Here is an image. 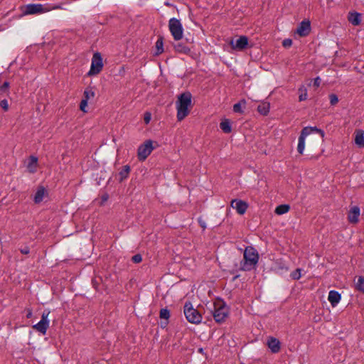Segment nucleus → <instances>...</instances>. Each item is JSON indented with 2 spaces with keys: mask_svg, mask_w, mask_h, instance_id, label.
<instances>
[{
  "mask_svg": "<svg viewBox=\"0 0 364 364\" xmlns=\"http://www.w3.org/2000/svg\"><path fill=\"white\" fill-rule=\"evenodd\" d=\"M130 171V167L129 166H124L123 169L119 172L120 181H123L127 178Z\"/></svg>",
  "mask_w": 364,
  "mask_h": 364,
  "instance_id": "26",
  "label": "nucleus"
},
{
  "mask_svg": "<svg viewBox=\"0 0 364 364\" xmlns=\"http://www.w3.org/2000/svg\"><path fill=\"white\" fill-rule=\"evenodd\" d=\"M328 300L332 305V306H336L341 300V295L336 291H330L328 293Z\"/></svg>",
  "mask_w": 364,
  "mask_h": 364,
  "instance_id": "16",
  "label": "nucleus"
},
{
  "mask_svg": "<svg viewBox=\"0 0 364 364\" xmlns=\"http://www.w3.org/2000/svg\"><path fill=\"white\" fill-rule=\"evenodd\" d=\"M199 223H200V225L202 226V228H203V229H205V223H204V222H202L200 220H199Z\"/></svg>",
  "mask_w": 364,
  "mask_h": 364,
  "instance_id": "43",
  "label": "nucleus"
},
{
  "mask_svg": "<svg viewBox=\"0 0 364 364\" xmlns=\"http://www.w3.org/2000/svg\"><path fill=\"white\" fill-rule=\"evenodd\" d=\"M231 207L237 210V212L242 215L245 213L247 205L245 202L240 200H232L231 201Z\"/></svg>",
  "mask_w": 364,
  "mask_h": 364,
  "instance_id": "14",
  "label": "nucleus"
},
{
  "mask_svg": "<svg viewBox=\"0 0 364 364\" xmlns=\"http://www.w3.org/2000/svg\"><path fill=\"white\" fill-rule=\"evenodd\" d=\"M242 103L245 104V102L243 101V102H239V103H237V104L234 105V106H233L234 112H242V109H241V104Z\"/></svg>",
  "mask_w": 364,
  "mask_h": 364,
  "instance_id": "36",
  "label": "nucleus"
},
{
  "mask_svg": "<svg viewBox=\"0 0 364 364\" xmlns=\"http://www.w3.org/2000/svg\"><path fill=\"white\" fill-rule=\"evenodd\" d=\"M151 113L149 112H146L144 114V122L147 124L150 122L151 121Z\"/></svg>",
  "mask_w": 364,
  "mask_h": 364,
  "instance_id": "38",
  "label": "nucleus"
},
{
  "mask_svg": "<svg viewBox=\"0 0 364 364\" xmlns=\"http://www.w3.org/2000/svg\"><path fill=\"white\" fill-rule=\"evenodd\" d=\"M220 127L225 133H230L231 132V124L228 119L221 122Z\"/></svg>",
  "mask_w": 364,
  "mask_h": 364,
  "instance_id": "22",
  "label": "nucleus"
},
{
  "mask_svg": "<svg viewBox=\"0 0 364 364\" xmlns=\"http://www.w3.org/2000/svg\"><path fill=\"white\" fill-rule=\"evenodd\" d=\"M348 19L353 26H358L361 22V14L358 12H350Z\"/></svg>",
  "mask_w": 364,
  "mask_h": 364,
  "instance_id": "17",
  "label": "nucleus"
},
{
  "mask_svg": "<svg viewBox=\"0 0 364 364\" xmlns=\"http://www.w3.org/2000/svg\"><path fill=\"white\" fill-rule=\"evenodd\" d=\"M360 215V208L357 206L353 207L348 214V220L351 223H357Z\"/></svg>",
  "mask_w": 364,
  "mask_h": 364,
  "instance_id": "18",
  "label": "nucleus"
},
{
  "mask_svg": "<svg viewBox=\"0 0 364 364\" xmlns=\"http://www.w3.org/2000/svg\"><path fill=\"white\" fill-rule=\"evenodd\" d=\"M0 107L4 110L7 111L9 109V103L6 100H3L0 102Z\"/></svg>",
  "mask_w": 364,
  "mask_h": 364,
  "instance_id": "35",
  "label": "nucleus"
},
{
  "mask_svg": "<svg viewBox=\"0 0 364 364\" xmlns=\"http://www.w3.org/2000/svg\"><path fill=\"white\" fill-rule=\"evenodd\" d=\"M283 46L286 48L287 47H290L292 44V41L291 39H285L283 41V43H282Z\"/></svg>",
  "mask_w": 364,
  "mask_h": 364,
  "instance_id": "40",
  "label": "nucleus"
},
{
  "mask_svg": "<svg viewBox=\"0 0 364 364\" xmlns=\"http://www.w3.org/2000/svg\"><path fill=\"white\" fill-rule=\"evenodd\" d=\"M320 83H321V79L318 77H317L316 78L314 79V86L318 87L320 85Z\"/></svg>",
  "mask_w": 364,
  "mask_h": 364,
  "instance_id": "41",
  "label": "nucleus"
},
{
  "mask_svg": "<svg viewBox=\"0 0 364 364\" xmlns=\"http://www.w3.org/2000/svg\"><path fill=\"white\" fill-rule=\"evenodd\" d=\"M174 48L175 50L177 51V52H179V53H186L187 52L189 51V49L185 46H183L181 43H178L174 45Z\"/></svg>",
  "mask_w": 364,
  "mask_h": 364,
  "instance_id": "28",
  "label": "nucleus"
},
{
  "mask_svg": "<svg viewBox=\"0 0 364 364\" xmlns=\"http://www.w3.org/2000/svg\"><path fill=\"white\" fill-rule=\"evenodd\" d=\"M32 313L31 311L28 312L27 317L29 318L31 316Z\"/></svg>",
  "mask_w": 364,
  "mask_h": 364,
  "instance_id": "44",
  "label": "nucleus"
},
{
  "mask_svg": "<svg viewBox=\"0 0 364 364\" xmlns=\"http://www.w3.org/2000/svg\"><path fill=\"white\" fill-rule=\"evenodd\" d=\"M311 31V24L309 21H303L301 22L296 29V33L301 37L306 36Z\"/></svg>",
  "mask_w": 364,
  "mask_h": 364,
  "instance_id": "12",
  "label": "nucleus"
},
{
  "mask_svg": "<svg viewBox=\"0 0 364 364\" xmlns=\"http://www.w3.org/2000/svg\"><path fill=\"white\" fill-rule=\"evenodd\" d=\"M269 107L270 106L268 102H262L258 106L257 110L260 114L267 115L269 111Z\"/></svg>",
  "mask_w": 364,
  "mask_h": 364,
  "instance_id": "21",
  "label": "nucleus"
},
{
  "mask_svg": "<svg viewBox=\"0 0 364 364\" xmlns=\"http://www.w3.org/2000/svg\"><path fill=\"white\" fill-rule=\"evenodd\" d=\"M329 99H330V102L332 105H335L336 104L338 103V97L334 95V94H331L329 96Z\"/></svg>",
  "mask_w": 364,
  "mask_h": 364,
  "instance_id": "34",
  "label": "nucleus"
},
{
  "mask_svg": "<svg viewBox=\"0 0 364 364\" xmlns=\"http://www.w3.org/2000/svg\"><path fill=\"white\" fill-rule=\"evenodd\" d=\"M9 84L7 82H5L1 87H0V92H4L7 91L9 88Z\"/></svg>",
  "mask_w": 364,
  "mask_h": 364,
  "instance_id": "39",
  "label": "nucleus"
},
{
  "mask_svg": "<svg viewBox=\"0 0 364 364\" xmlns=\"http://www.w3.org/2000/svg\"><path fill=\"white\" fill-rule=\"evenodd\" d=\"M169 31L176 41H179L183 38V28L181 21L175 18H172L168 21Z\"/></svg>",
  "mask_w": 364,
  "mask_h": 364,
  "instance_id": "6",
  "label": "nucleus"
},
{
  "mask_svg": "<svg viewBox=\"0 0 364 364\" xmlns=\"http://www.w3.org/2000/svg\"><path fill=\"white\" fill-rule=\"evenodd\" d=\"M22 254L27 255L29 253V249L28 247H24L21 250Z\"/></svg>",
  "mask_w": 364,
  "mask_h": 364,
  "instance_id": "42",
  "label": "nucleus"
},
{
  "mask_svg": "<svg viewBox=\"0 0 364 364\" xmlns=\"http://www.w3.org/2000/svg\"><path fill=\"white\" fill-rule=\"evenodd\" d=\"M230 44L233 50H242L248 45V38L245 36H242L235 40L232 39Z\"/></svg>",
  "mask_w": 364,
  "mask_h": 364,
  "instance_id": "11",
  "label": "nucleus"
},
{
  "mask_svg": "<svg viewBox=\"0 0 364 364\" xmlns=\"http://www.w3.org/2000/svg\"><path fill=\"white\" fill-rule=\"evenodd\" d=\"M170 316L169 311L167 309H162L160 311V318L168 319Z\"/></svg>",
  "mask_w": 364,
  "mask_h": 364,
  "instance_id": "31",
  "label": "nucleus"
},
{
  "mask_svg": "<svg viewBox=\"0 0 364 364\" xmlns=\"http://www.w3.org/2000/svg\"><path fill=\"white\" fill-rule=\"evenodd\" d=\"M290 209L289 205L283 204L277 206L275 209V213L277 215H282L287 213Z\"/></svg>",
  "mask_w": 364,
  "mask_h": 364,
  "instance_id": "23",
  "label": "nucleus"
},
{
  "mask_svg": "<svg viewBox=\"0 0 364 364\" xmlns=\"http://www.w3.org/2000/svg\"><path fill=\"white\" fill-rule=\"evenodd\" d=\"M62 6L57 5L55 6H50L48 4H30L25 6L23 14L26 15L39 14L50 11L53 9H62Z\"/></svg>",
  "mask_w": 364,
  "mask_h": 364,
  "instance_id": "4",
  "label": "nucleus"
},
{
  "mask_svg": "<svg viewBox=\"0 0 364 364\" xmlns=\"http://www.w3.org/2000/svg\"><path fill=\"white\" fill-rule=\"evenodd\" d=\"M95 93L93 91L92 88L87 87L83 93V99L88 101L95 97Z\"/></svg>",
  "mask_w": 364,
  "mask_h": 364,
  "instance_id": "24",
  "label": "nucleus"
},
{
  "mask_svg": "<svg viewBox=\"0 0 364 364\" xmlns=\"http://www.w3.org/2000/svg\"><path fill=\"white\" fill-rule=\"evenodd\" d=\"M49 312H43L41 316V321L33 326V328L36 330L37 331L41 333L42 334L45 335L47 329L49 326V321L48 319Z\"/></svg>",
  "mask_w": 364,
  "mask_h": 364,
  "instance_id": "10",
  "label": "nucleus"
},
{
  "mask_svg": "<svg viewBox=\"0 0 364 364\" xmlns=\"http://www.w3.org/2000/svg\"><path fill=\"white\" fill-rule=\"evenodd\" d=\"M44 195L45 190L43 188L38 189L34 197L35 202L37 203L41 202L43 199Z\"/></svg>",
  "mask_w": 364,
  "mask_h": 364,
  "instance_id": "25",
  "label": "nucleus"
},
{
  "mask_svg": "<svg viewBox=\"0 0 364 364\" xmlns=\"http://www.w3.org/2000/svg\"><path fill=\"white\" fill-rule=\"evenodd\" d=\"M213 316L218 323L223 322L228 316V308L221 299H216L213 303Z\"/></svg>",
  "mask_w": 364,
  "mask_h": 364,
  "instance_id": "3",
  "label": "nucleus"
},
{
  "mask_svg": "<svg viewBox=\"0 0 364 364\" xmlns=\"http://www.w3.org/2000/svg\"><path fill=\"white\" fill-rule=\"evenodd\" d=\"M245 264L244 269H250L258 262L259 255L257 251L252 247H247L244 252Z\"/></svg>",
  "mask_w": 364,
  "mask_h": 364,
  "instance_id": "5",
  "label": "nucleus"
},
{
  "mask_svg": "<svg viewBox=\"0 0 364 364\" xmlns=\"http://www.w3.org/2000/svg\"><path fill=\"white\" fill-rule=\"evenodd\" d=\"M311 134H318L321 139H323L325 133L323 130L318 129L316 127H306L301 132L299 137L297 150L299 154H302L305 149V139Z\"/></svg>",
  "mask_w": 364,
  "mask_h": 364,
  "instance_id": "2",
  "label": "nucleus"
},
{
  "mask_svg": "<svg viewBox=\"0 0 364 364\" xmlns=\"http://www.w3.org/2000/svg\"><path fill=\"white\" fill-rule=\"evenodd\" d=\"M154 150L153 141L151 140L146 141L138 149V158L140 161H144Z\"/></svg>",
  "mask_w": 364,
  "mask_h": 364,
  "instance_id": "9",
  "label": "nucleus"
},
{
  "mask_svg": "<svg viewBox=\"0 0 364 364\" xmlns=\"http://www.w3.org/2000/svg\"><path fill=\"white\" fill-rule=\"evenodd\" d=\"M184 314L187 320L192 323H200L202 320L201 314L198 310L193 308L191 303H186L184 306Z\"/></svg>",
  "mask_w": 364,
  "mask_h": 364,
  "instance_id": "7",
  "label": "nucleus"
},
{
  "mask_svg": "<svg viewBox=\"0 0 364 364\" xmlns=\"http://www.w3.org/2000/svg\"><path fill=\"white\" fill-rule=\"evenodd\" d=\"M300 95L299 96V101H304L307 98V90L304 86H302L299 90Z\"/></svg>",
  "mask_w": 364,
  "mask_h": 364,
  "instance_id": "29",
  "label": "nucleus"
},
{
  "mask_svg": "<svg viewBox=\"0 0 364 364\" xmlns=\"http://www.w3.org/2000/svg\"><path fill=\"white\" fill-rule=\"evenodd\" d=\"M87 102L88 101H87L86 100L82 99L81 102H80V109L83 112H87L86 107L87 106Z\"/></svg>",
  "mask_w": 364,
  "mask_h": 364,
  "instance_id": "33",
  "label": "nucleus"
},
{
  "mask_svg": "<svg viewBox=\"0 0 364 364\" xmlns=\"http://www.w3.org/2000/svg\"><path fill=\"white\" fill-rule=\"evenodd\" d=\"M301 269H297L296 270H295L294 272H293L291 274V277L293 279H300L301 277Z\"/></svg>",
  "mask_w": 364,
  "mask_h": 364,
  "instance_id": "32",
  "label": "nucleus"
},
{
  "mask_svg": "<svg viewBox=\"0 0 364 364\" xmlns=\"http://www.w3.org/2000/svg\"><path fill=\"white\" fill-rule=\"evenodd\" d=\"M156 54H160L163 52V41L161 38L158 39L156 43Z\"/></svg>",
  "mask_w": 364,
  "mask_h": 364,
  "instance_id": "30",
  "label": "nucleus"
},
{
  "mask_svg": "<svg viewBox=\"0 0 364 364\" xmlns=\"http://www.w3.org/2000/svg\"><path fill=\"white\" fill-rule=\"evenodd\" d=\"M267 345L273 353H277L280 350V342L274 337H269L267 341Z\"/></svg>",
  "mask_w": 364,
  "mask_h": 364,
  "instance_id": "13",
  "label": "nucleus"
},
{
  "mask_svg": "<svg viewBox=\"0 0 364 364\" xmlns=\"http://www.w3.org/2000/svg\"><path fill=\"white\" fill-rule=\"evenodd\" d=\"M102 59L99 53H95L92 58L90 70L87 75L89 76L97 75L102 69Z\"/></svg>",
  "mask_w": 364,
  "mask_h": 364,
  "instance_id": "8",
  "label": "nucleus"
},
{
  "mask_svg": "<svg viewBox=\"0 0 364 364\" xmlns=\"http://www.w3.org/2000/svg\"><path fill=\"white\" fill-rule=\"evenodd\" d=\"M132 260L134 262V263H139L141 262L142 260V257L141 256V255H135L132 257Z\"/></svg>",
  "mask_w": 364,
  "mask_h": 364,
  "instance_id": "37",
  "label": "nucleus"
},
{
  "mask_svg": "<svg viewBox=\"0 0 364 364\" xmlns=\"http://www.w3.org/2000/svg\"><path fill=\"white\" fill-rule=\"evenodd\" d=\"M355 143L360 148L364 147V132L363 131L358 130L355 132Z\"/></svg>",
  "mask_w": 364,
  "mask_h": 364,
  "instance_id": "19",
  "label": "nucleus"
},
{
  "mask_svg": "<svg viewBox=\"0 0 364 364\" xmlns=\"http://www.w3.org/2000/svg\"><path fill=\"white\" fill-rule=\"evenodd\" d=\"M191 104V95L189 92L181 94L178 101L177 105V118L179 121L183 119L189 113V107Z\"/></svg>",
  "mask_w": 364,
  "mask_h": 364,
  "instance_id": "1",
  "label": "nucleus"
},
{
  "mask_svg": "<svg viewBox=\"0 0 364 364\" xmlns=\"http://www.w3.org/2000/svg\"><path fill=\"white\" fill-rule=\"evenodd\" d=\"M38 168V159L35 156H30L28 160V163L26 165L27 171L29 173H33L36 172Z\"/></svg>",
  "mask_w": 364,
  "mask_h": 364,
  "instance_id": "15",
  "label": "nucleus"
},
{
  "mask_svg": "<svg viewBox=\"0 0 364 364\" xmlns=\"http://www.w3.org/2000/svg\"><path fill=\"white\" fill-rule=\"evenodd\" d=\"M355 288L356 289L364 292V277H359L358 279V282L355 284Z\"/></svg>",
  "mask_w": 364,
  "mask_h": 364,
  "instance_id": "27",
  "label": "nucleus"
},
{
  "mask_svg": "<svg viewBox=\"0 0 364 364\" xmlns=\"http://www.w3.org/2000/svg\"><path fill=\"white\" fill-rule=\"evenodd\" d=\"M272 268L277 273H282L283 272H287L288 269L286 264L284 263L282 261H276Z\"/></svg>",
  "mask_w": 364,
  "mask_h": 364,
  "instance_id": "20",
  "label": "nucleus"
}]
</instances>
